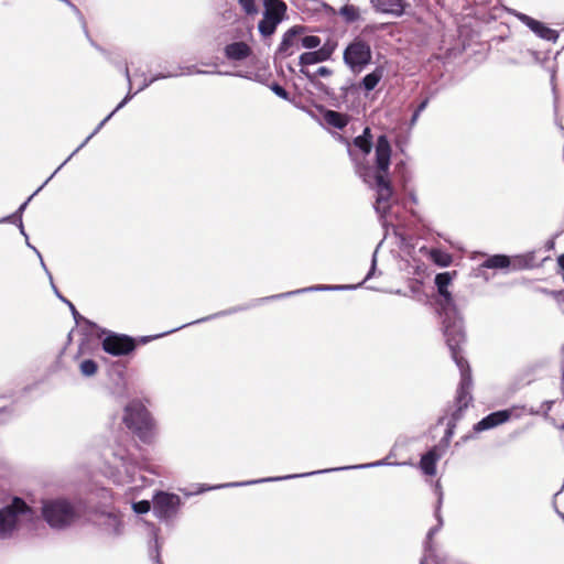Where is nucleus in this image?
<instances>
[{
  "label": "nucleus",
  "instance_id": "1",
  "mask_svg": "<svg viewBox=\"0 0 564 564\" xmlns=\"http://www.w3.org/2000/svg\"><path fill=\"white\" fill-rule=\"evenodd\" d=\"M391 152V145L387 135L381 134L376 142V169L371 166H360L357 170V173L364 182L376 191L373 207L381 219L389 213L393 196L391 182L387 177L390 167Z\"/></svg>",
  "mask_w": 564,
  "mask_h": 564
},
{
  "label": "nucleus",
  "instance_id": "2",
  "mask_svg": "<svg viewBox=\"0 0 564 564\" xmlns=\"http://www.w3.org/2000/svg\"><path fill=\"white\" fill-rule=\"evenodd\" d=\"M447 347L451 351L452 358L460 371V382L457 389L456 403L457 409L453 412L448 422L454 424L460 420L463 411L468 406L471 401L470 390L473 387V379L469 365L467 360L460 355L463 345V334L458 324L447 326Z\"/></svg>",
  "mask_w": 564,
  "mask_h": 564
},
{
  "label": "nucleus",
  "instance_id": "3",
  "mask_svg": "<svg viewBox=\"0 0 564 564\" xmlns=\"http://www.w3.org/2000/svg\"><path fill=\"white\" fill-rule=\"evenodd\" d=\"M122 421L141 442L150 444L155 440V421L141 401L132 400L126 405Z\"/></svg>",
  "mask_w": 564,
  "mask_h": 564
},
{
  "label": "nucleus",
  "instance_id": "4",
  "mask_svg": "<svg viewBox=\"0 0 564 564\" xmlns=\"http://www.w3.org/2000/svg\"><path fill=\"white\" fill-rule=\"evenodd\" d=\"M41 514L54 530H64L80 518L79 508L67 499L56 498L42 501Z\"/></svg>",
  "mask_w": 564,
  "mask_h": 564
},
{
  "label": "nucleus",
  "instance_id": "5",
  "mask_svg": "<svg viewBox=\"0 0 564 564\" xmlns=\"http://www.w3.org/2000/svg\"><path fill=\"white\" fill-rule=\"evenodd\" d=\"M140 466L133 459L128 449L117 444L110 449L107 456L105 474L118 485L130 484L134 480L135 473Z\"/></svg>",
  "mask_w": 564,
  "mask_h": 564
},
{
  "label": "nucleus",
  "instance_id": "6",
  "mask_svg": "<svg viewBox=\"0 0 564 564\" xmlns=\"http://www.w3.org/2000/svg\"><path fill=\"white\" fill-rule=\"evenodd\" d=\"M35 518V511L23 499L14 497L10 505L0 509V540L11 538L23 523Z\"/></svg>",
  "mask_w": 564,
  "mask_h": 564
},
{
  "label": "nucleus",
  "instance_id": "7",
  "mask_svg": "<svg viewBox=\"0 0 564 564\" xmlns=\"http://www.w3.org/2000/svg\"><path fill=\"white\" fill-rule=\"evenodd\" d=\"M452 282V274L449 272H442L436 274L435 284L437 286L438 294L442 300L440 301L441 305V315L443 316V333L445 340L447 341L446 328L447 326L458 324L463 334V344L465 343V332L463 319L457 313L454 301L451 292L448 291V285Z\"/></svg>",
  "mask_w": 564,
  "mask_h": 564
},
{
  "label": "nucleus",
  "instance_id": "8",
  "mask_svg": "<svg viewBox=\"0 0 564 564\" xmlns=\"http://www.w3.org/2000/svg\"><path fill=\"white\" fill-rule=\"evenodd\" d=\"M343 59L352 73H361L372 59L370 44L362 37L356 36L344 50Z\"/></svg>",
  "mask_w": 564,
  "mask_h": 564
},
{
  "label": "nucleus",
  "instance_id": "9",
  "mask_svg": "<svg viewBox=\"0 0 564 564\" xmlns=\"http://www.w3.org/2000/svg\"><path fill=\"white\" fill-rule=\"evenodd\" d=\"M263 18L258 24V30L263 37H269L285 19L288 7L282 0H263Z\"/></svg>",
  "mask_w": 564,
  "mask_h": 564
},
{
  "label": "nucleus",
  "instance_id": "10",
  "mask_svg": "<svg viewBox=\"0 0 564 564\" xmlns=\"http://www.w3.org/2000/svg\"><path fill=\"white\" fill-rule=\"evenodd\" d=\"M181 499L175 494L160 491L153 497V512L161 520H170L178 511Z\"/></svg>",
  "mask_w": 564,
  "mask_h": 564
},
{
  "label": "nucleus",
  "instance_id": "11",
  "mask_svg": "<svg viewBox=\"0 0 564 564\" xmlns=\"http://www.w3.org/2000/svg\"><path fill=\"white\" fill-rule=\"evenodd\" d=\"M93 521L105 534L110 536H118L123 531V522L117 511H97Z\"/></svg>",
  "mask_w": 564,
  "mask_h": 564
},
{
  "label": "nucleus",
  "instance_id": "12",
  "mask_svg": "<svg viewBox=\"0 0 564 564\" xmlns=\"http://www.w3.org/2000/svg\"><path fill=\"white\" fill-rule=\"evenodd\" d=\"M382 465H389V463H387L386 460H377V462L369 463V464L358 465V466H355L354 468H369V467H377V466H382ZM349 468L350 467H339V468H329V469H324V470H318V471L304 473V474H299V475H286V476H282V477H269V478H264L261 480H250V481H243V482H232V484L219 485V486H216L215 488L247 486V485H253V484H258V482H262V481H279V480H285V479H291V478H296V477H307V476L321 474V473L344 470V469H349Z\"/></svg>",
  "mask_w": 564,
  "mask_h": 564
},
{
  "label": "nucleus",
  "instance_id": "13",
  "mask_svg": "<svg viewBox=\"0 0 564 564\" xmlns=\"http://www.w3.org/2000/svg\"><path fill=\"white\" fill-rule=\"evenodd\" d=\"M102 348L112 356H122L131 352L135 348V343L127 335L110 334L102 340Z\"/></svg>",
  "mask_w": 564,
  "mask_h": 564
},
{
  "label": "nucleus",
  "instance_id": "14",
  "mask_svg": "<svg viewBox=\"0 0 564 564\" xmlns=\"http://www.w3.org/2000/svg\"><path fill=\"white\" fill-rule=\"evenodd\" d=\"M520 408L513 406L507 410H500L492 412L481 419L478 423L474 425L475 432H482L486 430L494 429L502 423L508 422L512 416L520 417Z\"/></svg>",
  "mask_w": 564,
  "mask_h": 564
},
{
  "label": "nucleus",
  "instance_id": "15",
  "mask_svg": "<svg viewBox=\"0 0 564 564\" xmlns=\"http://www.w3.org/2000/svg\"><path fill=\"white\" fill-rule=\"evenodd\" d=\"M301 26H293L289 29L282 36V41L276 50V56L282 58L293 55L300 50L299 34L302 32Z\"/></svg>",
  "mask_w": 564,
  "mask_h": 564
},
{
  "label": "nucleus",
  "instance_id": "16",
  "mask_svg": "<svg viewBox=\"0 0 564 564\" xmlns=\"http://www.w3.org/2000/svg\"><path fill=\"white\" fill-rule=\"evenodd\" d=\"M517 18L523 24H525L533 33H535L539 37L554 42V43L557 41V39H558L557 31L547 28L542 22H540L524 13H517Z\"/></svg>",
  "mask_w": 564,
  "mask_h": 564
},
{
  "label": "nucleus",
  "instance_id": "17",
  "mask_svg": "<svg viewBox=\"0 0 564 564\" xmlns=\"http://www.w3.org/2000/svg\"><path fill=\"white\" fill-rule=\"evenodd\" d=\"M133 98V94L128 91L126 97L119 102V105L115 108L113 111H111L97 127L96 129L82 142L77 149L57 167V171H59L79 150H82L88 141L99 132V130L105 126V123L119 110L121 109L129 100Z\"/></svg>",
  "mask_w": 564,
  "mask_h": 564
},
{
  "label": "nucleus",
  "instance_id": "18",
  "mask_svg": "<svg viewBox=\"0 0 564 564\" xmlns=\"http://www.w3.org/2000/svg\"><path fill=\"white\" fill-rule=\"evenodd\" d=\"M224 53L229 61L238 62L248 58L252 50L245 42H234L225 46Z\"/></svg>",
  "mask_w": 564,
  "mask_h": 564
},
{
  "label": "nucleus",
  "instance_id": "19",
  "mask_svg": "<svg viewBox=\"0 0 564 564\" xmlns=\"http://www.w3.org/2000/svg\"><path fill=\"white\" fill-rule=\"evenodd\" d=\"M442 457V451L434 446L425 453L420 460V467L425 475L434 476L436 474V464Z\"/></svg>",
  "mask_w": 564,
  "mask_h": 564
},
{
  "label": "nucleus",
  "instance_id": "20",
  "mask_svg": "<svg viewBox=\"0 0 564 564\" xmlns=\"http://www.w3.org/2000/svg\"><path fill=\"white\" fill-rule=\"evenodd\" d=\"M354 286L350 285H314L310 288H304L296 291H291L269 297L261 299L260 301H268L272 299H281L285 296H291L293 294L304 293V292H317V291H341V290H352Z\"/></svg>",
  "mask_w": 564,
  "mask_h": 564
},
{
  "label": "nucleus",
  "instance_id": "21",
  "mask_svg": "<svg viewBox=\"0 0 564 564\" xmlns=\"http://www.w3.org/2000/svg\"><path fill=\"white\" fill-rule=\"evenodd\" d=\"M319 51L306 52L301 54L299 63L302 66L301 73L311 82H314V75H312L304 66L317 64L325 61V56H322Z\"/></svg>",
  "mask_w": 564,
  "mask_h": 564
},
{
  "label": "nucleus",
  "instance_id": "22",
  "mask_svg": "<svg viewBox=\"0 0 564 564\" xmlns=\"http://www.w3.org/2000/svg\"><path fill=\"white\" fill-rule=\"evenodd\" d=\"M384 69L382 66H377L371 73L367 74L360 82L359 88L366 94L373 90L383 78Z\"/></svg>",
  "mask_w": 564,
  "mask_h": 564
},
{
  "label": "nucleus",
  "instance_id": "23",
  "mask_svg": "<svg viewBox=\"0 0 564 564\" xmlns=\"http://www.w3.org/2000/svg\"><path fill=\"white\" fill-rule=\"evenodd\" d=\"M375 7L383 13H390L397 17L402 15L404 11L403 0H376Z\"/></svg>",
  "mask_w": 564,
  "mask_h": 564
},
{
  "label": "nucleus",
  "instance_id": "24",
  "mask_svg": "<svg viewBox=\"0 0 564 564\" xmlns=\"http://www.w3.org/2000/svg\"><path fill=\"white\" fill-rule=\"evenodd\" d=\"M323 118L326 124L340 130L344 129L349 122V117L347 115L335 110H326L323 115Z\"/></svg>",
  "mask_w": 564,
  "mask_h": 564
},
{
  "label": "nucleus",
  "instance_id": "25",
  "mask_svg": "<svg viewBox=\"0 0 564 564\" xmlns=\"http://www.w3.org/2000/svg\"><path fill=\"white\" fill-rule=\"evenodd\" d=\"M354 144L360 149L365 154H369L372 147V135L370 129L366 128L361 135H358L354 140Z\"/></svg>",
  "mask_w": 564,
  "mask_h": 564
},
{
  "label": "nucleus",
  "instance_id": "26",
  "mask_svg": "<svg viewBox=\"0 0 564 564\" xmlns=\"http://www.w3.org/2000/svg\"><path fill=\"white\" fill-rule=\"evenodd\" d=\"M246 308H247V307L240 306V307H231V308H229V310L220 311V312L215 313V314H213V315H209V316H206V317H203V318L196 319V321H194V322H191V323L184 324V325H182V326H180V327L175 328V330L181 329V328L186 327V326H189V325H193V324L204 323V322H206V321H210V319H214V318H216V317L230 315V314L237 313V312L242 311V310H246ZM173 332H174V329H173ZM169 333H172V330H171V332H166L165 334H169Z\"/></svg>",
  "mask_w": 564,
  "mask_h": 564
},
{
  "label": "nucleus",
  "instance_id": "27",
  "mask_svg": "<svg viewBox=\"0 0 564 564\" xmlns=\"http://www.w3.org/2000/svg\"><path fill=\"white\" fill-rule=\"evenodd\" d=\"M509 264H510V261L507 256L496 254V256L488 258L482 263V267L488 268V269H503V268H508Z\"/></svg>",
  "mask_w": 564,
  "mask_h": 564
},
{
  "label": "nucleus",
  "instance_id": "28",
  "mask_svg": "<svg viewBox=\"0 0 564 564\" xmlns=\"http://www.w3.org/2000/svg\"><path fill=\"white\" fill-rule=\"evenodd\" d=\"M339 14L347 23L356 22L360 18L359 9L352 4L341 7Z\"/></svg>",
  "mask_w": 564,
  "mask_h": 564
},
{
  "label": "nucleus",
  "instance_id": "29",
  "mask_svg": "<svg viewBox=\"0 0 564 564\" xmlns=\"http://www.w3.org/2000/svg\"><path fill=\"white\" fill-rule=\"evenodd\" d=\"M431 259L441 267H448L452 263V256L440 249L430 251Z\"/></svg>",
  "mask_w": 564,
  "mask_h": 564
},
{
  "label": "nucleus",
  "instance_id": "30",
  "mask_svg": "<svg viewBox=\"0 0 564 564\" xmlns=\"http://www.w3.org/2000/svg\"><path fill=\"white\" fill-rule=\"evenodd\" d=\"M120 68H121V70H122V73H123L124 77H126V78H127V80H128V84H129V91L132 94V91H131V76H130L129 67L127 66V64H124V65H122ZM151 84H153V79H151V78H147L145 76H143V80H142L141 85L139 86L138 90L133 93V97H134L138 93H140V91L144 90L145 88H148Z\"/></svg>",
  "mask_w": 564,
  "mask_h": 564
},
{
  "label": "nucleus",
  "instance_id": "31",
  "mask_svg": "<svg viewBox=\"0 0 564 564\" xmlns=\"http://www.w3.org/2000/svg\"><path fill=\"white\" fill-rule=\"evenodd\" d=\"M80 372L86 376L90 377L94 376L97 372L98 366L97 364L91 359H86L80 362Z\"/></svg>",
  "mask_w": 564,
  "mask_h": 564
},
{
  "label": "nucleus",
  "instance_id": "32",
  "mask_svg": "<svg viewBox=\"0 0 564 564\" xmlns=\"http://www.w3.org/2000/svg\"><path fill=\"white\" fill-rule=\"evenodd\" d=\"M321 44V39L316 35H306L300 39V47L304 48H316Z\"/></svg>",
  "mask_w": 564,
  "mask_h": 564
},
{
  "label": "nucleus",
  "instance_id": "33",
  "mask_svg": "<svg viewBox=\"0 0 564 564\" xmlns=\"http://www.w3.org/2000/svg\"><path fill=\"white\" fill-rule=\"evenodd\" d=\"M57 169L54 171V173L43 183L42 186H40L17 210V213L12 216V217H15L18 216L19 219H21V215L22 213L24 212V209L26 208L29 202L33 198L34 195H36L53 177L54 175L57 173Z\"/></svg>",
  "mask_w": 564,
  "mask_h": 564
},
{
  "label": "nucleus",
  "instance_id": "34",
  "mask_svg": "<svg viewBox=\"0 0 564 564\" xmlns=\"http://www.w3.org/2000/svg\"><path fill=\"white\" fill-rule=\"evenodd\" d=\"M239 4L248 15H254L258 13V8L254 0H238Z\"/></svg>",
  "mask_w": 564,
  "mask_h": 564
},
{
  "label": "nucleus",
  "instance_id": "35",
  "mask_svg": "<svg viewBox=\"0 0 564 564\" xmlns=\"http://www.w3.org/2000/svg\"><path fill=\"white\" fill-rule=\"evenodd\" d=\"M26 243H28V246H29L30 248H32V249L36 252V254L39 256V258H40V260H41V265H42V268L45 270V272H46V274H47V276H48V279H50V282H51V285H52V288H53V290H54V293H55V294H56V296L59 299V296H61L62 294L59 293V291H58V290H57V288L55 286V284H54V282H53V276H52L51 272L48 271V269L46 268V265H45V263H44V261H43V258H42V256H41L40 251H39L36 248L32 247L29 242H26Z\"/></svg>",
  "mask_w": 564,
  "mask_h": 564
},
{
  "label": "nucleus",
  "instance_id": "36",
  "mask_svg": "<svg viewBox=\"0 0 564 564\" xmlns=\"http://www.w3.org/2000/svg\"><path fill=\"white\" fill-rule=\"evenodd\" d=\"M132 509L138 514H143L150 511L151 505L148 500H141L132 505Z\"/></svg>",
  "mask_w": 564,
  "mask_h": 564
},
{
  "label": "nucleus",
  "instance_id": "37",
  "mask_svg": "<svg viewBox=\"0 0 564 564\" xmlns=\"http://www.w3.org/2000/svg\"><path fill=\"white\" fill-rule=\"evenodd\" d=\"M271 90L280 98H282L284 100H289V93L279 84H272Z\"/></svg>",
  "mask_w": 564,
  "mask_h": 564
},
{
  "label": "nucleus",
  "instance_id": "38",
  "mask_svg": "<svg viewBox=\"0 0 564 564\" xmlns=\"http://www.w3.org/2000/svg\"><path fill=\"white\" fill-rule=\"evenodd\" d=\"M318 51L321 52V54H323L322 56H325V61H327L328 58H330V56L334 52V45L326 44L323 47H321Z\"/></svg>",
  "mask_w": 564,
  "mask_h": 564
},
{
  "label": "nucleus",
  "instance_id": "39",
  "mask_svg": "<svg viewBox=\"0 0 564 564\" xmlns=\"http://www.w3.org/2000/svg\"><path fill=\"white\" fill-rule=\"evenodd\" d=\"M180 74H173V73H160V74H156L152 77H150L151 79H153V83L159 80V79H164V78H171V77H176L178 76Z\"/></svg>",
  "mask_w": 564,
  "mask_h": 564
},
{
  "label": "nucleus",
  "instance_id": "40",
  "mask_svg": "<svg viewBox=\"0 0 564 564\" xmlns=\"http://www.w3.org/2000/svg\"><path fill=\"white\" fill-rule=\"evenodd\" d=\"M376 265H377V250L372 254L371 268H370L368 274L366 275L365 280H368L373 275Z\"/></svg>",
  "mask_w": 564,
  "mask_h": 564
},
{
  "label": "nucleus",
  "instance_id": "41",
  "mask_svg": "<svg viewBox=\"0 0 564 564\" xmlns=\"http://www.w3.org/2000/svg\"><path fill=\"white\" fill-rule=\"evenodd\" d=\"M456 424L452 423V422H447V429H446V432H445V436L444 438L448 442L451 440V437L453 436L454 434V427H455Z\"/></svg>",
  "mask_w": 564,
  "mask_h": 564
},
{
  "label": "nucleus",
  "instance_id": "42",
  "mask_svg": "<svg viewBox=\"0 0 564 564\" xmlns=\"http://www.w3.org/2000/svg\"><path fill=\"white\" fill-rule=\"evenodd\" d=\"M332 74V70L325 66H321L317 70H316V75L321 76V77H327Z\"/></svg>",
  "mask_w": 564,
  "mask_h": 564
},
{
  "label": "nucleus",
  "instance_id": "43",
  "mask_svg": "<svg viewBox=\"0 0 564 564\" xmlns=\"http://www.w3.org/2000/svg\"><path fill=\"white\" fill-rule=\"evenodd\" d=\"M429 102H430V99H429V98H425L424 100H422V101L420 102V105L417 106V108L415 109V112H417V113H420V115H421V113H422V111H424V110L426 109V107H427Z\"/></svg>",
  "mask_w": 564,
  "mask_h": 564
},
{
  "label": "nucleus",
  "instance_id": "44",
  "mask_svg": "<svg viewBox=\"0 0 564 564\" xmlns=\"http://www.w3.org/2000/svg\"><path fill=\"white\" fill-rule=\"evenodd\" d=\"M67 305L69 306L70 311H72V314L74 316V318L77 321L78 317H80V315L78 314V312L76 311L74 304L72 302H67Z\"/></svg>",
  "mask_w": 564,
  "mask_h": 564
},
{
  "label": "nucleus",
  "instance_id": "45",
  "mask_svg": "<svg viewBox=\"0 0 564 564\" xmlns=\"http://www.w3.org/2000/svg\"><path fill=\"white\" fill-rule=\"evenodd\" d=\"M419 117H420V113L414 111L412 115L411 121H410L411 126H414L416 123V121L419 120Z\"/></svg>",
  "mask_w": 564,
  "mask_h": 564
},
{
  "label": "nucleus",
  "instance_id": "46",
  "mask_svg": "<svg viewBox=\"0 0 564 564\" xmlns=\"http://www.w3.org/2000/svg\"><path fill=\"white\" fill-rule=\"evenodd\" d=\"M557 264L564 271V253L557 258Z\"/></svg>",
  "mask_w": 564,
  "mask_h": 564
},
{
  "label": "nucleus",
  "instance_id": "47",
  "mask_svg": "<svg viewBox=\"0 0 564 564\" xmlns=\"http://www.w3.org/2000/svg\"><path fill=\"white\" fill-rule=\"evenodd\" d=\"M19 229H20V232L28 239V235L24 231V227H23L21 219H19Z\"/></svg>",
  "mask_w": 564,
  "mask_h": 564
},
{
  "label": "nucleus",
  "instance_id": "48",
  "mask_svg": "<svg viewBox=\"0 0 564 564\" xmlns=\"http://www.w3.org/2000/svg\"><path fill=\"white\" fill-rule=\"evenodd\" d=\"M224 15L228 19H231L234 17H236V13L232 11V10H228L224 13Z\"/></svg>",
  "mask_w": 564,
  "mask_h": 564
},
{
  "label": "nucleus",
  "instance_id": "49",
  "mask_svg": "<svg viewBox=\"0 0 564 564\" xmlns=\"http://www.w3.org/2000/svg\"><path fill=\"white\" fill-rule=\"evenodd\" d=\"M65 2L78 14L80 15V12L78 11V9L73 4L70 3L68 0H65Z\"/></svg>",
  "mask_w": 564,
  "mask_h": 564
},
{
  "label": "nucleus",
  "instance_id": "50",
  "mask_svg": "<svg viewBox=\"0 0 564 564\" xmlns=\"http://www.w3.org/2000/svg\"><path fill=\"white\" fill-rule=\"evenodd\" d=\"M59 300H62L64 303L67 304V302H69L67 299H65L63 295L59 296Z\"/></svg>",
  "mask_w": 564,
  "mask_h": 564
},
{
  "label": "nucleus",
  "instance_id": "51",
  "mask_svg": "<svg viewBox=\"0 0 564 564\" xmlns=\"http://www.w3.org/2000/svg\"><path fill=\"white\" fill-rule=\"evenodd\" d=\"M59 300H62L64 303L67 304V302H69L67 299H65L63 295L59 296Z\"/></svg>",
  "mask_w": 564,
  "mask_h": 564
},
{
  "label": "nucleus",
  "instance_id": "52",
  "mask_svg": "<svg viewBox=\"0 0 564 564\" xmlns=\"http://www.w3.org/2000/svg\"><path fill=\"white\" fill-rule=\"evenodd\" d=\"M188 74L194 72V67H187Z\"/></svg>",
  "mask_w": 564,
  "mask_h": 564
},
{
  "label": "nucleus",
  "instance_id": "53",
  "mask_svg": "<svg viewBox=\"0 0 564 564\" xmlns=\"http://www.w3.org/2000/svg\"><path fill=\"white\" fill-rule=\"evenodd\" d=\"M411 199H412L414 203H416V197H415V195H411Z\"/></svg>",
  "mask_w": 564,
  "mask_h": 564
},
{
  "label": "nucleus",
  "instance_id": "54",
  "mask_svg": "<svg viewBox=\"0 0 564 564\" xmlns=\"http://www.w3.org/2000/svg\"><path fill=\"white\" fill-rule=\"evenodd\" d=\"M195 73H197V74H204L205 72H203V70H195Z\"/></svg>",
  "mask_w": 564,
  "mask_h": 564
},
{
  "label": "nucleus",
  "instance_id": "55",
  "mask_svg": "<svg viewBox=\"0 0 564 564\" xmlns=\"http://www.w3.org/2000/svg\"><path fill=\"white\" fill-rule=\"evenodd\" d=\"M354 286H355L354 289H356V288H357V285H354ZM358 286H361V283H358Z\"/></svg>",
  "mask_w": 564,
  "mask_h": 564
},
{
  "label": "nucleus",
  "instance_id": "56",
  "mask_svg": "<svg viewBox=\"0 0 564 564\" xmlns=\"http://www.w3.org/2000/svg\"><path fill=\"white\" fill-rule=\"evenodd\" d=\"M561 518L564 519V514L563 513H560Z\"/></svg>",
  "mask_w": 564,
  "mask_h": 564
}]
</instances>
